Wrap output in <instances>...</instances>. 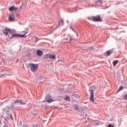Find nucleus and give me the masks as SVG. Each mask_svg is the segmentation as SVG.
I'll use <instances>...</instances> for the list:
<instances>
[{"label": "nucleus", "mask_w": 127, "mask_h": 127, "mask_svg": "<svg viewBox=\"0 0 127 127\" xmlns=\"http://www.w3.org/2000/svg\"><path fill=\"white\" fill-rule=\"evenodd\" d=\"M96 86L93 85L92 87L89 88V92L90 93V102H95V99H94V92L96 91Z\"/></svg>", "instance_id": "nucleus-1"}, {"label": "nucleus", "mask_w": 127, "mask_h": 127, "mask_svg": "<svg viewBox=\"0 0 127 127\" xmlns=\"http://www.w3.org/2000/svg\"><path fill=\"white\" fill-rule=\"evenodd\" d=\"M29 66L31 68V71L32 72H35V70H37V65L33 64H30Z\"/></svg>", "instance_id": "nucleus-2"}, {"label": "nucleus", "mask_w": 127, "mask_h": 127, "mask_svg": "<svg viewBox=\"0 0 127 127\" xmlns=\"http://www.w3.org/2000/svg\"><path fill=\"white\" fill-rule=\"evenodd\" d=\"M92 21H95V22H101L102 21V19H101V17L100 15H97L96 16H92Z\"/></svg>", "instance_id": "nucleus-3"}, {"label": "nucleus", "mask_w": 127, "mask_h": 127, "mask_svg": "<svg viewBox=\"0 0 127 127\" xmlns=\"http://www.w3.org/2000/svg\"><path fill=\"white\" fill-rule=\"evenodd\" d=\"M46 99L48 103H51V102H54V100L52 99V97L50 95H47L46 96Z\"/></svg>", "instance_id": "nucleus-4"}, {"label": "nucleus", "mask_w": 127, "mask_h": 127, "mask_svg": "<svg viewBox=\"0 0 127 127\" xmlns=\"http://www.w3.org/2000/svg\"><path fill=\"white\" fill-rule=\"evenodd\" d=\"M11 31L8 28H5L2 30L3 33L5 35V36H7L8 35V32H10Z\"/></svg>", "instance_id": "nucleus-5"}, {"label": "nucleus", "mask_w": 127, "mask_h": 127, "mask_svg": "<svg viewBox=\"0 0 127 127\" xmlns=\"http://www.w3.org/2000/svg\"><path fill=\"white\" fill-rule=\"evenodd\" d=\"M113 52H114V49H111L110 50L107 51L106 53H104V56H108V57H109Z\"/></svg>", "instance_id": "nucleus-6"}, {"label": "nucleus", "mask_w": 127, "mask_h": 127, "mask_svg": "<svg viewBox=\"0 0 127 127\" xmlns=\"http://www.w3.org/2000/svg\"><path fill=\"white\" fill-rule=\"evenodd\" d=\"M73 110L75 111H78V112H81L82 111V108L79 107L77 105H75L73 106Z\"/></svg>", "instance_id": "nucleus-7"}, {"label": "nucleus", "mask_w": 127, "mask_h": 127, "mask_svg": "<svg viewBox=\"0 0 127 127\" xmlns=\"http://www.w3.org/2000/svg\"><path fill=\"white\" fill-rule=\"evenodd\" d=\"M14 104H19V105H22V106H23V105H26V103H23V102L20 100L15 101Z\"/></svg>", "instance_id": "nucleus-8"}, {"label": "nucleus", "mask_w": 127, "mask_h": 127, "mask_svg": "<svg viewBox=\"0 0 127 127\" xmlns=\"http://www.w3.org/2000/svg\"><path fill=\"white\" fill-rule=\"evenodd\" d=\"M8 9L9 11H13V10H15V11H16L18 9V8L14 6H12L10 7H9Z\"/></svg>", "instance_id": "nucleus-9"}, {"label": "nucleus", "mask_w": 127, "mask_h": 127, "mask_svg": "<svg viewBox=\"0 0 127 127\" xmlns=\"http://www.w3.org/2000/svg\"><path fill=\"white\" fill-rule=\"evenodd\" d=\"M14 37H19V34L15 33V34H12L11 37L9 38V39L11 40L12 39H13Z\"/></svg>", "instance_id": "nucleus-10"}, {"label": "nucleus", "mask_w": 127, "mask_h": 127, "mask_svg": "<svg viewBox=\"0 0 127 127\" xmlns=\"http://www.w3.org/2000/svg\"><path fill=\"white\" fill-rule=\"evenodd\" d=\"M9 21H14V16L12 14H10V16L9 17Z\"/></svg>", "instance_id": "nucleus-11"}, {"label": "nucleus", "mask_w": 127, "mask_h": 127, "mask_svg": "<svg viewBox=\"0 0 127 127\" xmlns=\"http://www.w3.org/2000/svg\"><path fill=\"white\" fill-rule=\"evenodd\" d=\"M27 33H28V32H25L24 35H20L19 34V37L20 38H26V35H25L27 34Z\"/></svg>", "instance_id": "nucleus-12"}, {"label": "nucleus", "mask_w": 127, "mask_h": 127, "mask_svg": "<svg viewBox=\"0 0 127 127\" xmlns=\"http://www.w3.org/2000/svg\"><path fill=\"white\" fill-rule=\"evenodd\" d=\"M37 54L38 55V56H41L42 55H43V52L38 50L37 51Z\"/></svg>", "instance_id": "nucleus-13"}, {"label": "nucleus", "mask_w": 127, "mask_h": 127, "mask_svg": "<svg viewBox=\"0 0 127 127\" xmlns=\"http://www.w3.org/2000/svg\"><path fill=\"white\" fill-rule=\"evenodd\" d=\"M6 108L7 110H13V109H14V105H13V104H11V106H7Z\"/></svg>", "instance_id": "nucleus-14"}, {"label": "nucleus", "mask_w": 127, "mask_h": 127, "mask_svg": "<svg viewBox=\"0 0 127 127\" xmlns=\"http://www.w3.org/2000/svg\"><path fill=\"white\" fill-rule=\"evenodd\" d=\"M50 59H56V55L50 54Z\"/></svg>", "instance_id": "nucleus-15"}, {"label": "nucleus", "mask_w": 127, "mask_h": 127, "mask_svg": "<svg viewBox=\"0 0 127 127\" xmlns=\"http://www.w3.org/2000/svg\"><path fill=\"white\" fill-rule=\"evenodd\" d=\"M69 39V42H70V41H71V40H72V37H71V36L68 35V36L65 37V39H66V40H68V39Z\"/></svg>", "instance_id": "nucleus-16"}, {"label": "nucleus", "mask_w": 127, "mask_h": 127, "mask_svg": "<svg viewBox=\"0 0 127 127\" xmlns=\"http://www.w3.org/2000/svg\"><path fill=\"white\" fill-rule=\"evenodd\" d=\"M59 25L61 26H62L63 25H64V20H61L59 22Z\"/></svg>", "instance_id": "nucleus-17"}, {"label": "nucleus", "mask_w": 127, "mask_h": 127, "mask_svg": "<svg viewBox=\"0 0 127 127\" xmlns=\"http://www.w3.org/2000/svg\"><path fill=\"white\" fill-rule=\"evenodd\" d=\"M49 58H50V54H48L45 55L44 59H46L47 60L48 59H49Z\"/></svg>", "instance_id": "nucleus-18"}, {"label": "nucleus", "mask_w": 127, "mask_h": 127, "mask_svg": "<svg viewBox=\"0 0 127 127\" xmlns=\"http://www.w3.org/2000/svg\"><path fill=\"white\" fill-rule=\"evenodd\" d=\"M102 2H103V1L102 0H96L95 1V3H96V4H98V3H100L101 4Z\"/></svg>", "instance_id": "nucleus-19"}, {"label": "nucleus", "mask_w": 127, "mask_h": 127, "mask_svg": "<svg viewBox=\"0 0 127 127\" xmlns=\"http://www.w3.org/2000/svg\"><path fill=\"white\" fill-rule=\"evenodd\" d=\"M118 63H119V61H118V60H115L113 62V64L114 66H116V65H117V64H118Z\"/></svg>", "instance_id": "nucleus-20"}, {"label": "nucleus", "mask_w": 127, "mask_h": 127, "mask_svg": "<svg viewBox=\"0 0 127 127\" xmlns=\"http://www.w3.org/2000/svg\"><path fill=\"white\" fill-rule=\"evenodd\" d=\"M123 89H124V87H123V86L120 87L118 91H117V93H119V92H120V91H122Z\"/></svg>", "instance_id": "nucleus-21"}, {"label": "nucleus", "mask_w": 127, "mask_h": 127, "mask_svg": "<svg viewBox=\"0 0 127 127\" xmlns=\"http://www.w3.org/2000/svg\"><path fill=\"white\" fill-rule=\"evenodd\" d=\"M65 100L66 101H70V97L69 96H66L65 98Z\"/></svg>", "instance_id": "nucleus-22"}, {"label": "nucleus", "mask_w": 127, "mask_h": 127, "mask_svg": "<svg viewBox=\"0 0 127 127\" xmlns=\"http://www.w3.org/2000/svg\"><path fill=\"white\" fill-rule=\"evenodd\" d=\"M92 50H93V47H89L88 49V51H92Z\"/></svg>", "instance_id": "nucleus-23"}, {"label": "nucleus", "mask_w": 127, "mask_h": 127, "mask_svg": "<svg viewBox=\"0 0 127 127\" xmlns=\"http://www.w3.org/2000/svg\"><path fill=\"white\" fill-rule=\"evenodd\" d=\"M107 127H114V126H113V125H111V124H109V125L107 126Z\"/></svg>", "instance_id": "nucleus-24"}, {"label": "nucleus", "mask_w": 127, "mask_h": 127, "mask_svg": "<svg viewBox=\"0 0 127 127\" xmlns=\"http://www.w3.org/2000/svg\"><path fill=\"white\" fill-rule=\"evenodd\" d=\"M124 99H125V100H127V94H126V95L124 96Z\"/></svg>", "instance_id": "nucleus-25"}, {"label": "nucleus", "mask_w": 127, "mask_h": 127, "mask_svg": "<svg viewBox=\"0 0 127 127\" xmlns=\"http://www.w3.org/2000/svg\"><path fill=\"white\" fill-rule=\"evenodd\" d=\"M10 118L12 120H13V118L12 117V115H10Z\"/></svg>", "instance_id": "nucleus-26"}, {"label": "nucleus", "mask_w": 127, "mask_h": 127, "mask_svg": "<svg viewBox=\"0 0 127 127\" xmlns=\"http://www.w3.org/2000/svg\"><path fill=\"white\" fill-rule=\"evenodd\" d=\"M91 6H92L93 7H95V6H96V5H94V4H92Z\"/></svg>", "instance_id": "nucleus-27"}, {"label": "nucleus", "mask_w": 127, "mask_h": 127, "mask_svg": "<svg viewBox=\"0 0 127 127\" xmlns=\"http://www.w3.org/2000/svg\"><path fill=\"white\" fill-rule=\"evenodd\" d=\"M12 33H15V30H13L12 31Z\"/></svg>", "instance_id": "nucleus-28"}, {"label": "nucleus", "mask_w": 127, "mask_h": 127, "mask_svg": "<svg viewBox=\"0 0 127 127\" xmlns=\"http://www.w3.org/2000/svg\"><path fill=\"white\" fill-rule=\"evenodd\" d=\"M87 123H88V121H86L84 122V124H87Z\"/></svg>", "instance_id": "nucleus-29"}, {"label": "nucleus", "mask_w": 127, "mask_h": 127, "mask_svg": "<svg viewBox=\"0 0 127 127\" xmlns=\"http://www.w3.org/2000/svg\"><path fill=\"white\" fill-rule=\"evenodd\" d=\"M37 41H38V38L36 37V42H37Z\"/></svg>", "instance_id": "nucleus-30"}, {"label": "nucleus", "mask_w": 127, "mask_h": 127, "mask_svg": "<svg viewBox=\"0 0 127 127\" xmlns=\"http://www.w3.org/2000/svg\"><path fill=\"white\" fill-rule=\"evenodd\" d=\"M76 97H77V98H79V96L78 95H76Z\"/></svg>", "instance_id": "nucleus-31"}, {"label": "nucleus", "mask_w": 127, "mask_h": 127, "mask_svg": "<svg viewBox=\"0 0 127 127\" xmlns=\"http://www.w3.org/2000/svg\"><path fill=\"white\" fill-rule=\"evenodd\" d=\"M61 61H62V60L58 61V62H61Z\"/></svg>", "instance_id": "nucleus-32"}, {"label": "nucleus", "mask_w": 127, "mask_h": 127, "mask_svg": "<svg viewBox=\"0 0 127 127\" xmlns=\"http://www.w3.org/2000/svg\"><path fill=\"white\" fill-rule=\"evenodd\" d=\"M4 75V74H3V75H1V77H2Z\"/></svg>", "instance_id": "nucleus-33"}, {"label": "nucleus", "mask_w": 127, "mask_h": 127, "mask_svg": "<svg viewBox=\"0 0 127 127\" xmlns=\"http://www.w3.org/2000/svg\"><path fill=\"white\" fill-rule=\"evenodd\" d=\"M73 31H74V32H76V31H75V30H73Z\"/></svg>", "instance_id": "nucleus-34"}, {"label": "nucleus", "mask_w": 127, "mask_h": 127, "mask_svg": "<svg viewBox=\"0 0 127 127\" xmlns=\"http://www.w3.org/2000/svg\"><path fill=\"white\" fill-rule=\"evenodd\" d=\"M76 35H77V36H78V34H77V33H76Z\"/></svg>", "instance_id": "nucleus-35"}, {"label": "nucleus", "mask_w": 127, "mask_h": 127, "mask_svg": "<svg viewBox=\"0 0 127 127\" xmlns=\"http://www.w3.org/2000/svg\"><path fill=\"white\" fill-rule=\"evenodd\" d=\"M67 22H68V20H67Z\"/></svg>", "instance_id": "nucleus-36"}]
</instances>
